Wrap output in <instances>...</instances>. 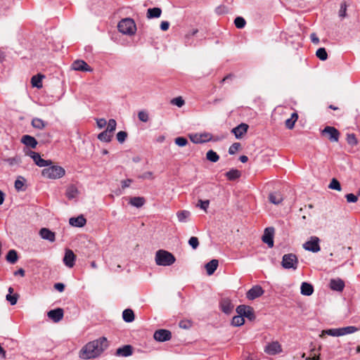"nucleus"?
<instances>
[{
  "mask_svg": "<svg viewBox=\"0 0 360 360\" xmlns=\"http://www.w3.org/2000/svg\"><path fill=\"white\" fill-rule=\"evenodd\" d=\"M175 261V257L168 251L159 250L155 253V262L159 266H171Z\"/></svg>",
  "mask_w": 360,
  "mask_h": 360,
  "instance_id": "obj_3",
  "label": "nucleus"
},
{
  "mask_svg": "<svg viewBox=\"0 0 360 360\" xmlns=\"http://www.w3.org/2000/svg\"><path fill=\"white\" fill-rule=\"evenodd\" d=\"M188 244L192 247L193 249L195 250L199 245V241L197 237L192 236L188 240Z\"/></svg>",
  "mask_w": 360,
  "mask_h": 360,
  "instance_id": "obj_52",
  "label": "nucleus"
},
{
  "mask_svg": "<svg viewBox=\"0 0 360 360\" xmlns=\"http://www.w3.org/2000/svg\"><path fill=\"white\" fill-rule=\"evenodd\" d=\"M76 260V256L73 251L70 249H66L65 252V256L63 257V263L69 268L74 266Z\"/></svg>",
  "mask_w": 360,
  "mask_h": 360,
  "instance_id": "obj_14",
  "label": "nucleus"
},
{
  "mask_svg": "<svg viewBox=\"0 0 360 360\" xmlns=\"http://www.w3.org/2000/svg\"><path fill=\"white\" fill-rule=\"evenodd\" d=\"M127 137V133L124 131H120L117 134V139L120 143H123L125 141Z\"/></svg>",
  "mask_w": 360,
  "mask_h": 360,
  "instance_id": "obj_55",
  "label": "nucleus"
},
{
  "mask_svg": "<svg viewBox=\"0 0 360 360\" xmlns=\"http://www.w3.org/2000/svg\"><path fill=\"white\" fill-rule=\"evenodd\" d=\"M44 77L42 75H37L31 78V84L32 86L40 89L42 87V79Z\"/></svg>",
  "mask_w": 360,
  "mask_h": 360,
  "instance_id": "obj_31",
  "label": "nucleus"
},
{
  "mask_svg": "<svg viewBox=\"0 0 360 360\" xmlns=\"http://www.w3.org/2000/svg\"><path fill=\"white\" fill-rule=\"evenodd\" d=\"M6 299L11 305H14L17 303L18 295L16 293L13 295L8 294L6 295Z\"/></svg>",
  "mask_w": 360,
  "mask_h": 360,
  "instance_id": "obj_48",
  "label": "nucleus"
},
{
  "mask_svg": "<svg viewBox=\"0 0 360 360\" xmlns=\"http://www.w3.org/2000/svg\"><path fill=\"white\" fill-rule=\"evenodd\" d=\"M32 126L38 129H42L46 126V123L40 118L34 117L32 120Z\"/></svg>",
  "mask_w": 360,
  "mask_h": 360,
  "instance_id": "obj_36",
  "label": "nucleus"
},
{
  "mask_svg": "<svg viewBox=\"0 0 360 360\" xmlns=\"http://www.w3.org/2000/svg\"><path fill=\"white\" fill-rule=\"evenodd\" d=\"M118 30L127 35H133L136 31V26L134 20L124 18L120 20L117 25Z\"/></svg>",
  "mask_w": 360,
  "mask_h": 360,
  "instance_id": "obj_4",
  "label": "nucleus"
},
{
  "mask_svg": "<svg viewBox=\"0 0 360 360\" xmlns=\"http://www.w3.org/2000/svg\"><path fill=\"white\" fill-rule=\"evenodd\" d=\"M21 142L27 146L32 148H35L37 145V141L34 137L30 135H24L22 136Z\"/></svg>",
  "mask_w": 360,
  "mask_h": 360,
  "instance_id": "obj_25",
  "label": "nucleus"
},
{
  "mask_svg": "<svg viewBox=\"0 0 360 360\" xmlns=\"http://www.w3.org/2000/svg\"><path fill=\"white\" fill-rule=\"evenodd\" d=\"M108 347L106 338L101 337L86 343L79 351L82 359H95L99 356Z\"/></svg>",
  "mask_w": 360,
  "mask_h": 360,
  "instance_id": "obj_1",
  "label": "nucleus"
},
{
  "mask_svg": "<svg viewBox=\"0 0 360 360\" xmlns=\"http://www.w3.org/2000/svg\"><path fill=\"white\" fill-rule=\"evenodd\" d=\"M347 142L349 145L354 146L358 143L357 139L354 134H348L347 135Z\"/></svg>",
  "mask_w": 360,
  "mask_h": 360,
  "instance_id": "obj_44",
  "label": "nucleus"
},
{
  "mask_svg": "<svg viewBox=\"0 0 360 360\" xmlns=\"http://www.w3.org/2000/svg\"><path fill=\"white\" fill-rule=\"evenodd\" d=\"M171 103L173 105H176V106L181 108L184 105V101L182 99L181 97H177L175 98H173L171 101Z\"/></svg>",
  "mask_w": 360,
  "mask_h": 360,
  "instance_id": "obj_56",
  "label": "nucleus"
},
{
  "mask_svg": "<svg viewBox=\"0 0 360 360\" xmlns=\"http://www.w3.org/2000/svg\"><path fill=\"white\" fill-rule=\"evenodd\" d=\"M236 27L238 29H242L245 27L246 22L242 17H237L234 20Z\"/></svg>",
  "mask_w": 360,
  "mask_h": 360,
  "instance_id": "obj_46",
  "label": "nucleus"
},
{
  "mask_svg": "<svg viewBox=\"0 0 360 360\" xmlns=\"http://www.w3.org/2000/svg\"><path fill=\"white\" fill-rule=\"evenodd\" d=\"M191 141L194 143H202L212 139V134L210 133L194 134L190 135Z\"/></svg>",
  "mask_w": 360,
  "mask_h": 360,
  "instance_id": "obj_11",
  "label": "nucleus"
},
{
  "mask_svg": "<svg viewBox=\"0 0 360 360\" xmlns=\"http://www.w3.org/2000/svg\"><path fill=\"white\" fill-rule=\"evenodd\" d=\"M44 168L41 171V175L47 179H58L62 178L65 174V170L63 167L58 165H52Z\"/></svg>",
  "mask_w": 360,
  "mask_h": 360,
  "instance_id": "obj_2",
  "label": "nucleus"
},
{
  "mask_svg": "<svg viewBox=\"0 0 360 360\" xmlns=\"http://www.w3.org/2000/svg\"><path fill=\"white\" fill-rule=\"evenodd\" d=\"M316 56L321 60H326L328 58V54L325 48H319L316 51Z\"/></svg>",
  "mask_w": 360,
  "mask_h": 360,
  "instance_id": "obj_43",
  "label": "nucleus"
},
{
  "mask_svg": "<svg viewBox=\"0 0 360 360\" xmlns=\"http://www.w3.org/2000/svg\"><path fill=\"white\" fill-rule=\"evenodd\" d=\"M244 323V318H243L240 314L233 316L231 321V324L234 326H240L243 325Z\"/></svg>",
  "mask_w": 360,
  "mask_h": 360,
  "instance_id": "obj_41",
  "label": "nucleus"
},
{
  "mask_svg": "<svg viewBox=\"0 0 360 360\" xmlns=\"http://www.w3.org/2000/svg\"><path fill=\"white\" fill-rule=\"evenodd\" d=\"M6 261L11 264H15L18 259V253L15 250H10L6 257Z\"/></svg>",
  "mask_w": 360,
  "mask_h": 360,
  "instance_id": "obj_32",
  "label": "nucleus"
},
{
  "mask_svg": "<svg viewBox=\"0 0 360 360\" xmlns=\"http://www.w3.org/2000/svg\"><path fill=\"white\" fill-rule=\"evenodd\" d=\"M162 13V10L160 8L155 7V8H148L146 13V17L148 19L151 18H158L160 17Z\"/></svg>",
  "mask_w": 360,
  "mask_h": 360,
  "instance_id": "obj_28",
  "label": "nucleus"
},
{
  "mask_svg": "<svg viewBox=\"0 0 360 360\" xmlns=\"http://www.w3.org/2000/svg\"><path fill=\"white\" fill-rule=\"evenodd\" d=\"M24 181L25 179L22 176H20L18 179H17L15 181V188L17 191L23 190Z\"/></svg>",
  "mask_w": 360,
  "mask_h": 360,
  "instance_id": "obj_47",
  "label": "nucleus"
},
{
  "mask_svg": "<svg viewBox=\"0 0 360 360\" xmlns=\"http://www.w3.org/2000/svg\"><path fill=\"white\" fill-rule=\"evenodd\" d=\"M322 134L328 136L331 142H338L340 137L339 131L333 127L327 126L323 131Z\"/></svg>",
  "mask_w": 360,
  "mask_h": 360,
  "instance_id": "obj_9",
  "label": "nucleus"
},
{
  "mask_svg": "<svg viewBox=\"0 0 360 360\" xmlns=\"http://www.w3.org/2000/svg\"><path fill=\"white\" fill-rule=\"evenodd\" d=\"M301 294L306 296H310L314 292V287L311 283L303 282L300 287Z\"/></svg>",
  "mask_w": 360,
  "mask_h": 360,
  "instance_id": "obj_26",
  "label": "nucleus"
},
{
  "mask_svg": "<svg viewBox=\"0 0 360 360\" xmlns=\"http://www.w3.org/2000/svg\"><path fill=\"white\" fill-rule=\"evenodd\" d=\"M347 5L346 2H342L340 4V8L338 11V16L340 19H344L345 18L347 17Z\"/></svg>",
  "mask_w": 360,
  "mask_h": 360,
  "instance_id": "obj_42",
  "label": "nucleus"
},
{
  "mask_svg": "<svg viewBox=\"0 0 360 360\" xmlns=\"http://www.w3.org/2000/svg\"><path fill=\"white\" fill-rule=\"evenodd\" d=\"M25 154L30 156L38 167H45L52 164V161L51 160H44L41 158L39 153L37 152L28 150Z\"/></svg>",
  "mask_w": 360,
  "mask_h": 360,
  "instance_id": "obj_6",
  "label": "nucleus"
},
{
  "mask_svg": "<svg viewBox=\"0 0 360 360\" xmlns=\"http://www.w3.org/2000/svg\"><path fill=\"white\" fill-rule=\"evenodd\" d=\"M116 121L114 119H110L108 121V127L105 130L108 131L110 133H112L116 129Z\"/></svg>",
  "mask_w": 360,
  "mask_h": 360,
  "instance_id": "obj_50",
  "label": "nucleus"
},
{
  "mask_svg": "<svg viewBox=\"0 0 360 360\" xmlns=\"http://www.w3.org/2000/svg\"><path fill=\"white\" fill-rule=\"evenodd\" d=\"M86 222V220L82 215H79L77 217H71L69 220L70 224L75 227H83Z\"/></svg>",
  "mask_w": 360,
  "mask_h": 360,
  "instance_id": "obj_23",
  "label": "nucleus"
},
{
  "mask_svg": "<svg viewBox=\"0 0 360 360\" xmlns=\"http://www.w3.org/2000/svg\"><path fill=\"white\" fill-rule=\"evenodd\" d=\"M330 288L333 290L342 292L345 288V283L340 278L331 279L330 281Z\"/></svg>",
  "mask_w": 360,
  "mask_h": 360,
  "instance_id": "obj_21",
  "label": "nucleus"
},
{
  "mask_svg": "<svg viewBox=\"0 0 360 360\" xmlns=\"http://www.w3.org/2000/svg\"><path fill=\"white\" fill-rule=\"evenodd\" d=\"M219 304L221 310L226 314H231L234 307L231 300L227 297L222 298L219 302Z\"/></svg>",
  "mask_w": 360,
  "mask_h": 360,
  "instance_id": "obj_18",
  "label": "nucleus"
},
{
  "mask_svg": "<svg viewBox=\"0 0 360 360\" xmlns=\"http://www.w3.org/2000/svg\"><path fill=\"white\" fill-rule=\"evenodd\" d=\"M191 212L188 210H181L177 212L176 217L179 221L185 223L188 221Z\"/></svg>",
  "mask_w": 360,
  "mask_h": 360,
  "instance_id": "obj_30",
  "label": "nucleus"
},
{
  "mask_svg": "<svg viewBox=\"0 0 360 360\" xmlns=\"http://www.w3.org/2000/svg\"><path fill=\"white\" fill-rule=\"evenodd\" d=\"M153 338L158 342L168 341L172 338V333L167 329H159L154 333Z\"/></svg>",
  "mask_w": 360,
  "mask_h": 360,
  "instance_id": "obj_10",
  "label": "nucleus"
},
{
  "mask_svg": "<svg viewBox=\"0 0 360 360\" xmlns=\"http://www.w3.org/2000/svg\"><path fill=\"white\" fill-rule=\"evenodd\" d=\"M206 158L212 162H217L219 159V155L212 150H210L207 152Z\"/></svg>",
  "mask_w": 360,
  "mask_h": 360,
  "instance_id": "obj_40",
  "label": "nucleus"
},
{
  "mask_svg": "<svg viewBox=\"0 0 360 360\" xmlns=\"http://www.w3.org/2000/svg\"><path fill=\"white\" fill-rule=\"evenodd\" d=\"M269 200L274 205H279L283 200V197L281 193L278 191L272 192L269 195Z\"/></svg>",
  "mask_w": 360,
  "mask_h": 360,
  "instance_id": "obj_24",
  "label": "nucleus"
},
{
  "mask_svg": "<svg viewBox=\"0 0 360 360\" xmlns=\"http://www.w3.org/2000/svg\"><path fill=\"white\" fill-rule=\"evenodd\" d=\"M328 188L330 189L336 190L338 191H341V185L340 182L336 179H333L330 182Z\"/></svg>",
  "mask_w": 360,
  "mask_h": 360,
  "instance_id": "obj_45",
  "label": "nucleus"
},
{
  "mask_svg": "<svg viewBox=\"0 0 360 360\" xmlns=\"http://www.w3.org/2000/svg\"><path fill=\"white\" fill-rule=\"evenodd\" d=\"M133 347L132 346L127 345L117 349L115 354L119 356L127 357L132 354Z\"/></svg>",
  "mask_w": 360,
  "mask_h": 360,
  "instance_id": "obj_20",
  "label": "nucleus"
},
{
  "mask_svg": "<svg viewBox=\"0 0 360 360\" xmlns=\"http://www.w3.org/2000/svg\"><path fill=\"white\" fill-rule=\"evenodd\" d=\"M319 242L320 240L318 237L311 236L308 241L303 244V248L312 252H318L321 249Z\"/></svg>",
  "mask_w": 360,
  "mask_h": 360,
  "instance_id": "obj_8",
  "label": "nucleus"
},
{
  "mask_svg": "<svg viewBox=\"0 0 360 360\" xmlns=\"http://www.w3.org/2000/svg\"><path fill=\"white\" fill-rule=\"evenodd\" d=\"M325 335H331L333 337H339L340 336L339 328L323 330L320 336L321 338H323Z\"/></svg>",
  "mask_w": 360,
  "mask_h": 360,
  "instance_id": "obj_38",
  "label": "nucleus"
},
{
  "mask_svg": "<svg viewBox=\"0 0 360 360\" xmlns=\"http://www.w3.org/2000/svg\"><path fill=\"white\" fill-rule=\"evenodd\" d=\"M236 312L240 314L243 318L246 317L250 321H252L255 319L254 309L252 307L244 304H241L237 307Z\"/></svg>",
  "mask_w": 360,
  "mask_h": 360,
  "instance_id": "obj_7",
  "label": "nucleus"
},
{
  "mask_svg": "<svg viewBox=\"0 0 360 360\" xmlns=\"http://www.w3.org/2000/svg\"><path fill=\"white\" fill-rule=\"evenodd\" d=\"M264 352L269 355H275L282 352L281 345L277 341L269 343L264 349Z\"/></svg>",
  "mask_w": 360,
  "mask_h": 360,
  "instance_id": "obj_12",
  "label": "nucleus"
},
{
  "mask_svg": "<svg viewBox=\"0 0 360 360\" xmlns=\"http://www.w3.org/2000/svg\"><path fill=\"white\" fill-rule=\"evenodd\" d=\"M122 318L127 323L132 322L134 320V311L130 309H124L122 312Z\"/></svg>",
  "mask_w": 360,
  "mask_h": 360,
  "instance_id": "obj_34",
  "label": "nucleus"
},
{
  "mask_svg": "<svg viewBox=\"0 0 360 360\" xmlns=\"http://www.w3.org/2000/svg\"><path fill=\"white\" fill-rule=\"evenodd\" d=\"M174 142L177 146H179L180 147L185 146L188 143L187 139L182 136L176 138L174 140Z\"/></svg>",
  "mask_w": 360,
  "mask_h": 360,
  "instance_id": "obj_51",
  "label": "nucleus"
},
{
  "mask_svg": "<svg viewBox=\"0 0 360 360\" xmlns=\"http://www.w3.org/2000/svg\"><path fill=\"white\" fill-rule=\"evenodd\" d=\"M295 122H296V119L288 118L285 120V127L288 129H292L294 127Z\"/></svg>",
  "mask_w": 360,
  "mask_h": 360,
  "instance_id": "obj_58",
  "label": "nucleus"
},
{
  "mask_svg": "<svg viewBox=\"0 0 360 360\" xmlns=\"http://www.w3.org/2000/svg\"><path fill=\"white\" fill-rule=\"evenodd\" d=\"M226 178L230 181H234L241 176V172L236 169H231L225 174Z\"/></svg>",
  "mask_w": 360,
  "mask_h": 360,
  "instance_id": "obj_29",
  "label": "nucleus"
},
{
  "mask_svg": "<svg viewBox=\"0 0 360 360\" xmlns=\"http://www.w3.org/2000/svg\"><path fill=\"white\" fill-rule=\"evenodd\" d=\"M359 329L356 327L352 326L339 328L340 336L354 333L356 332Z\"/></svg>",
  "mask_w": 360,
  "mask_h": 360,
  "instance_id": "obj_35",
  "label": "nucleus"
},
{
  "mask_svg": "<svg viewBox=\"0 0 360 360\" xmlns=\"http://www.w3.org/2000/svg\"><path fill=\"white\" fill-rule=\"evenodd\" d=\"M218 264L219 262L217 259H212L205 264V269L209 276L214 274L218 266Z\"/></svg>",
  "mask_w": 360,
  "mask_h": 360,
  "instance_id": "obj_27",
  "label": "nucleus"
},
{
  "mask_svg": "<svg viewBox=\"0 0 360 360\" xmlns=\"http://www.w3.org/2000/svg\"><path fill=\"white\" fill-rule=\"evenodd\" d=\"M6 161L11 166L15 164H18L20 162L18 158H9L6 159Z\"/></svg>",
  "mask_w": 360,
  "mask_h": 360,
  "instance_id": "obj_60",
  "label": "nucleus"
},
{
  "mask_svg": "<svg viewBox=\"0 0 360 360\" xmlns=\"http://www.w3.org/2000/svg\"><path fill=\"white\" fill-rule=\"evenodd\" d=\"M78 193L77 188L75 186L71 185L70 186L66 191V196L69 199H72L76 197Z\"/></svg>",
  "mask_w": 360,
  "mask_h": 360,
  "instance_id": "obj_39",
  "label": "nucleus"
},
{
  "mask_svg": "<svg viewBox=\"0 0 360 360\" xmlns=\"http://www.w3.org/2000/svg\"><path fill=\"white\" fill-rule=\"evenodd\" d=\"M146 202L143 197H133L130 199L129 203L136 207H142Z\"/></svg>",
  "mask_w": 360,
  "mask_h": 360,
  "instance_id": "obj_33",
  "label": "nucleus"
},
{
  "mask_svg": "<svg viewBox=\"0 0 360 360\" xmlns=\"http://www.w3.org/2000/svg\"><path fill=\"white\" fill-rule=\"evenodd\" d=\"M54 288L59 292H63L65 289V285L62 283H56L54 285Z\"/></svg>",
  "mask_w": 360,
  "mask_h": 360,
  "instance_id": "obj_61",
  "label": "nucleus"
},
{
  "mask_svg": "<svg viewBox=\"0 0 360 360\" xmlns=\"http://www.w3.org/2000/svg\"><path fill=\"white\" fill-rule=\"evenodd\" d=\"M132 182V180L131 179H127L125 180L122 181V188H128L130 186V184Z\"/></svg>",
  "mask_w": 360,
  "mask_h": 360,
  "instance_id": "obj_63",
  "label": "nucleus"
},
{
  "mask_svg": "<svg viewBox=\"0 0 360 360\" xmlns=\"http://www.w3.org/2000/svg\"><path fill=\"white\" fill-rule=\"evenodd\" d=\"M139 119L143 122H147L149 120L148 114L146 111L141 110L138 113Z\"/></svg>",
  "mask_w": 360,
  "mask_h": 360,
  "instance_id": "obj_49",
  "label": "nucleus"
},
{
  "mask_svg": "<svg viewBox=\"0 0 360 360\" xmlns=\"http://www.w3.org/2000/svg\"><path fill=\"white\" fill-rule=\"evenodd\" d=\"M310 39L311 41L315 44H318L319 43V39L315 33H311L310 34Z\"/></svg>",
  "mask_w": 360,
  "mask_h": 360,
  "instance_id": "obj_64",
  "label": "nucleus"
},
{
  "mask_svg": "<svg viewBox=\"0 0 360 360\" xmlns=\"http://www.w3.org/2000/svg\"><path fill=\"white\" fill-rule=\"evenodd\" d=\"M40 236L50 242H54L56 240L55 233L46 228H42L39 231Z\"/></svg>",
  "mask_w": 360,
  "mask_h": 360,
  "instance_id": "obj_22",
  "label": "nucleus"
},
{
  "mask_svg": "<svg viewBox=\"0 0 360 360\" xmlns=\"http://www.w3.org/2000/svg\"><path fill=\"white\" fill-rule=\"evenodd\" d=\"M210 205L209 200H199L198 202V206L200 207L202 210H203L205 212H207V208Z\"/></svg>",
  "mask_w": 360,
  "mask_h": 360,
  "instance_id": "obj_54",
  "label": "nucleus"
},
{
  "mask_svg": "<svg viewBox=\"0 0 360 360\" xmlns=\"http://www.w3.org/2000/svg\"><path fill=\"white\" fill-rule=\"evenodd\" d=\"M348 202H356L358 200V197L353 193H348L345 195Z\"/></svg>",
  "mask_w": 360,
  "mask_h": 360,
  "instance_id": "obj_57",
  "label": "nucleus"
},
{
  "mask_svg": "<svg viewBox=\"0 0 360 360\" xmlns=\"http://www.w3.org/2000/svg\"><path fill=\"white\" fill-rule=\"evenodd\" d=\"M72 68L77 71L91 72L92 68L84 60H77L72 64Z\"/></svg>",
  "mask_w": 360,
  "mask_h": 360,
  "instance_id": "obj_16",
  "label": "nucleus"
},
{
  "mask_svg": "<svg viewBox=\"0 0 360 360\" xmlns=\"http://www.w3.org/2000/svg\"><path fill=\"white\" fill-rule=\"evenodd\" d=\"M48 317L51 319L53 322L58 323L63 319L64 312L61 308H57L56 309L50 310L48 314Z\"/></svg>",
  "mask_w": 360,
  "mask_h": 360,
  "instance_id": "obj_17",
  "label": "nucleus"
},
{
  "mask_svg": "<svg viewBox=\"0 0 360 360\" xmlns=\"http://www.w3.org/2000/svg\"><path fill=\"white\" fill-rule=\"evenodd\" d=\"M264 290L260 285H256L248 291L246 297L248 300H253L262 296L264 294Z\"/></svg>",
  "mask_w": 360,
  "mask_h": 360,
  "instance_id": "obj_13",
  "label": "nucleus"
},
{
  "mask_svg": "<svg viewBox=\"0 0 360 360\" xmlns=\"http://www.w3.org/2000/svg\"><path fill=\"white\" fill-rule=\"evenodd\" d=\"M112 136V133L105 130L98 135V139H99L101 141L108 143L111 141Z\"/></svg>",
  "mask_w": 360,
  "mask_h": 360,
  "instance_id": "obj_37",
  "label": "nucleus"
},
{
  "mask_svg": "<svg viewBox=\"0 0 360 360\" xmlns=\"http://www.w3.org/2000/svg\"><path fill=\"white\" fill-rule=\"evenodd\" d=\"M96 124L98 128L102 129L106 125L107 122L104 118H100L96 120Z\"/></svg>",
  "mask_w": 360,
  "mask_h": 360,
  "instance_id": "obj_59",
  "label": "nucleus"
},
{
  "mask_svg": "<svg viewBox=\"0 0 360 360\" xmlns=\"http://www.w3.org/2000/svg\"><path fill=\"white\" fill-rule=\"evenodd\" d=\"M240 147V143H233L229 148V153L230 155L235 154L239 150Z\"/></svg>",
  "mask_w": 360,
  "mask_h": 360,
  "instance_id": "obj_53",
  "label": "nucleus"
},
{
  "mask_svg": "<svg viewBox=\"0 0 360 360\" xmlns=\"http://www.w3.org/2000/svg\"><path fill=\"white\" fill-rule=\"evenodd\" d=\"M248 125L245 123H241L237 127H234L231 131L235 135L236 139H240L248 131Z\"/></svg>",
  "mask_w": 360,
  "mask_h": 360,
  "instance_id": "obj_19",
  "label": "nucleus"
},
{
  "mask_svg": "<svg viewBox=\"0 0 360 360\" xmlns=\"http://www.w3.org/2000/svg\"><path fill=\"white\" fill-rule=\"evenodd\" d=\"M169 23L167 21H162L160 23V29L162 31H167L169 29Z\"/></svg>",
  "mask_w": 360,
  "mask_h": 360,
  "instance_id": "obj_62",
  "label": "nucleus"
},
{
  "mask_svg": "<svg viewBox=\"0 0 360 360\" xmlns=\"http://www.w3.org/2000/svg\"><path fill=\"white\" fill-rule=\"evenodd\" d=\"M274 229L272 227H269L265 229L264 235L262 236V241L267 244L269 248H272L274 246Z\"/></svg>",
  "mask_w": 360,
  "mask_h": 360,
  "instance_id": "obj_15",
  "label": "nucleus"
},
{
  "mask_svg": "<svg viewBox=\"0 0 360 360\" xmlns=\"http://www.w3.org/2000/svg\"><path fill=\"white\" fill-rule=\"evenodd\" d=\"M297 264H298V260H297V258L295 255L290 253V254H285L283 256L281 264L284 269H296L297 267Z\"/></svg>",
  "mask_w": 360,
  "mask_h": 360,
  "instance_id": "obj_5",
  "label": "nucleus"
}]
</instances>
